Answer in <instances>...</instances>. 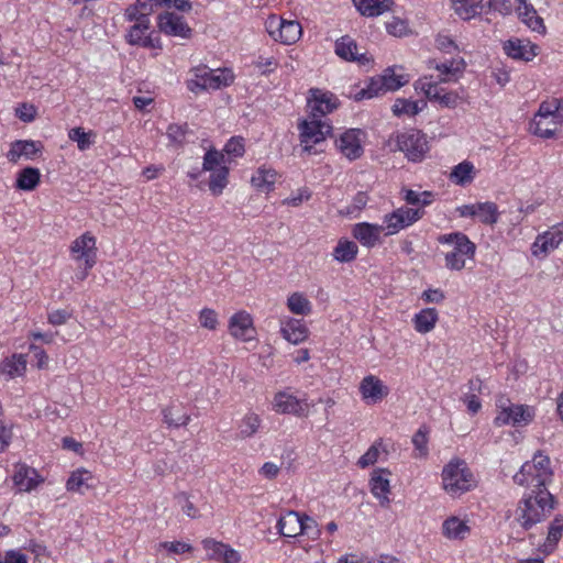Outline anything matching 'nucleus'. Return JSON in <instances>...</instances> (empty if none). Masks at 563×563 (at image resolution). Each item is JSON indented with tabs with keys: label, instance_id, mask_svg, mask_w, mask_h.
Segmentation results:
<instances>
[{
	"label": "nucleus",
	"instance_id": "f257e3e1",
	"mask_svg": "<svg viewBox=\"0 0 563 563\" xmlns=\"http://www.w3.org/2000/svg\"><path fill=\"white\" fill-rule=\"evenodd\" d=\"M554 509V497L547 488L530 490L518 501L515 521L528 531L545 520Z\"/></svg>",
	"mask_w": 563,
	"mask_h": 563
},
{
	"label": "nucleus",
	"instance_id": "f03ea898",
	"mask_svg": "<svg viewBox=\"0 0 563 563\" xmlns=\"http://www.w3.org/2000/svg\"><path fill=\"white\" fill-rule=\"evenodd\" d=\"M437 241L441 245H448L452 249L443 252L444 266L450 271H462L466 267L467 260H474L476 245L463 232H452L440 234Z\"/></svg>",
	"mask_w": 563,
	"mask_h": 563
},
{
	"label": "nucleus",
	"instance_id": "7ed1b4c3",
	"mask_svg": "<svg viewBox=\"0 0 563 563\" xmlns=\"http://www.w3.org/2000/svg\"><path fill=\"white\" fill-rule=\"evenodd\" d=\"M407 82L408 79L404 75H396L389 67L382 75L368 78L365 87L353 89L349 97L355 101L373 99L389 91H396Z\"/></svg>",
	"mask_w": 563,
	"mask_h": 563
},
{
	"label": "nucleus",
	"instance_id": "20e7f679",
	"mask_svg": "<svg viewBox=\"0 0 563 563\" xmlns=\"http://www.w3.org/2000/svg\"><path fill=\"white\" fill-rule=\"evenodd\" d=\"M442 485L451 496H460L474 486V477L465 461L461 459L451 460L442 470Z\"/></svg>",
	"mask_w": 563,
	"mask_h": 563
},
{
	"label": "nucleus",
	"instance_id": "39448f33",
	"mask_svg": "<svg viewBox=\"0 0 563 563\" xmlns=\"http://www.w3.org/2000/svg\"><path fill=\"white\" fill-rule=\"evenodd\" d=\"M297 128L302 150L308 154H316L317 151H313V146L324 142L332 133V125L328 121L311 114L306 119L299 120Z\"/></svg>",
	"mask_w": 563,
	"mask_h": 563
},
{
	"label": "nucleus",
	"instance_id": "423d86ee",
	"mask_svg": "<svg viewBox=\"0 0 563 563\" xmlns=\"http://www.w3.org/2000/svg\"><path fill=\"white\" fill-rule=\"evenodd\" d=\"M536 472L533 479H537V488H547V485L552 481L553 472L550 466V457L538 451L532 461L522 464L518 473L514 475V482L520 486L527 483L526 475Z\"/></svg>",
	"mask_w": 563,
	"mask_h": 563
},
{
	"label": "nucleus",
	"instance_id": "0eeeda50",
	"mask_svg": "<svg viewBox=\"0 0 563 563\" xmlns=\"http://www.w3.org/2000/svg\"><path fill=\"white\" fill-rule=\"evenodd\" d=\"M234 76L228 70L223 69L219 74L208 68H198L195 71V78L187 81V88L195 93L205 90H216L221 87H228L233 82Z\"/></svg>",
	"mask_w": 563,
	"mask_h": 563
},
{
	"label": "nucleus",
	"instance_id": "6e6552de",
	"mask_svg": "<svg viewBox=\"0 0 563 563\" xmlns=\"http://www.w3.org/2000/svg\"><path fill=\"white\" fill-rule=\"evenodd\" d=\"M397 146L410 162H421L429 151L426 134L411 129L397 136Z\"/></svg>",
	"mask_w": 563,
	"mask_h": 563
},
{
	"label": "nucleus",
	"instance_id": "1a4fd4ad",
	"mask_svg": "<svg viewBox=\"0 0 563 563\" xmlns=\"http://www.w3.org/2000/svg\"><path fill=\"white\" fill-rule=\"evenodd\" d=\"M422 216L423 211L420 209H412L408 207H400L393 212L385 214V235L389 236L398 233L400 230L406 229L417 222L422 218Z\"/></svg>",
	"mask_w": 563,
	"mask_h": 563
},
{
	"label": "nucleus",
	"instance_id": "9d476101",
	"mask_svg": "<svg viewBox=\"0 0 563 563\" xmlns=\"http://www.w3.org/2000/svg\"><path fill=\"white\" fill-rule=\"evenodd\" d=\"M364 135L361 129H349L335 140V146L349 161L358 159L364 154L362 145Z\"/></svg>",
	"mask_w": 563,
	"mask_h": 563
},
{
	"label": "nucleus",
	"instance_id": "9b49d317",
	"mask_svg": "<svg viewBox=\"0 0 563 563\" xmlns=\"http://www.w3.org/2000/svg\"><path fill=\"white\" fill-rule=\"evenodd\" d=\"M534 418V409L528 405L514 404L508 411L498 412L494 418L496 427L511 424L514 427L528 426Z\"/></svg>",
	"mask_w": 563,
	"mask_h": 563
},
{
	"label": "nucleus",
	"instance_id": "f8f14e48",
	"mask_svg": "<svg viewBox=\"0 0 563 563\" xmlns=\"http://www.w3.org/2000/svg\"><path fill=\"white\" fill-rule=\"evenodd\" d=\"M309 405L305 399H298L287 391H278L273 401V409L283 415H294L297 417L308 416Z\"/></svg>",
	"mask_w": 563,
	"mask_h": 563
},
{
	"label": "nucleus",
	"instance_id": "ddd939ff",
	"mask_svg": "<svg viewBox=\"0 0 563 563\" xmlns=\"http://www.w3.org/2000/svg\"><path fill=\"white\" fill-rule=\"evenodd\" d=\"M310 97L308 98V107L310 114L322 119L328 113H331L339 106L338 98L329 91L320 89H310Z\"/></svg>",
	"mask_w": 563,
	"mask_h": 563
},
{
	"label": "nucleus",
	"instance_id": "4468645a",
	"mask_svg": "<svg viewBox=\"0 0 563 563\" xmlns=\"http://www.w3.org/2000/svg\"><path fill=\"white\" fill-rule=\"evenodd\" d=\"M70 251L77 261H85L86 269L96 264V238L91 233L86 232L77 238L71 243Z\"/></svg>",
	"mask_w": 563,
	"mask_h": 563
},
{
	"label": "nucleus",
	"instance_id": "2eb2a0df",
	"mask_svg": "<svg viewBox=\"0 0 563 563\" xmlns=\"http://www.w3.org/2000/svg\"><path fill=\"white\" fill-rule=\"evenodd\" d=\"M505 54L516 60L530 62L539 54V46L528 40L510 38L504 42Z\"/></svg>",
	"mask_w": 563,
	"mask_h": 563
},
{
	"label": "nucleus",
	"instance_id": "dca6fc26",
	"mask_svg": "<svg viewBox=\"0 0 563 563\" xmlns=\"http://www.w3.org/2000/svg\"><path fill=\"white\" fill-rule=\"evenodd\" d=\"M148 29L150 19L145 15L141 16L140 23H134L125 35L126 42L131 45H137L145 48L161 47L158 38H153L151 35H145Z\"/></svg>",
	"mask_w": 563,
	"mask_h": 563
},
{
	"label": "nucleus",
	"instance_id": "f3484780",
	"mask_svg": "<svg viewBox=\"0 0 563 563\" xmlns=\"http://www.w3.org/2000/svg\"><path fill=\"white\" fill-rule=\"evenodd\" d=\"M159 30L170 36L188 38L191 35V29L183 16L173 12H165L158 15Z\"/></svg>",
	"mask_w": 563,
	"mask_h": 563
},
{
	"label": "nucleus",
	"instance_id": "a211bd4d",
	"mask_svg": "<svg viewBox=\"0 0 563 563\" xmlns=\"http://www.w3.org/2000/svg\"><path fill=\"white\" fill-rule=\"evenodd\" d=\"M360 393L367 404H377L389 394V388L376 376L367 375L360 383Z\"/></svg>",
	"mask_w": 563,
	"mask_h": 563
},
{
	"label": "nucleus",
	"instance_id": "6ab92c4d",
	"mask_svg": "<svg viewBox=\"0 0 563 563\" xmlns=\"http://www.w3.org/2000/svg\"><path fill=\"white\" fill-rule=\"evenodd\" d=\"M43 145L40 141L16 140L11 143L7 158L11 163H18L21 157L34 159L42 153Z\"/></svg>",
	"mask_w": 563,
	"mask_h": 563
},
{
	"label": "nucleus",
	"instance_id": "aec40b11",
	"mask_svg": "<svg viewBox=\"0 0 563 563\" xmlns=\"http://www.w3.org/2000/svg\"><path fill=\"white\" fill-rule=\"evenodd\" d=\"M229 331L238 340H252L255 333L252 317L245 311L234 313L229 321Z\"/></svg>",
	"mask_w": 563,
	"mask_h": 563
},
{
	"label": "nucleus",
	"instance_id": "412c9836",
	"mask_svg": "<svg viewBox=\"0 0 563 563\" xmlns=\"http://www.w3.org/2000/svg\"><path fill=\"white\" fill-rule=\"evenodd\" d=\"M563 242V224L551 228V230L539 235L533 243V254L539 252L548 254L555 250Z\"/></svg>",
	"mask_w": 563,
	"mask_h": 563
},
{
	"label": "nucleus",
	"instance_id": "4be33fe9",
	"mask_svg": "<svg viewBox=\"0 0 563 563\" xmlns=\"http://www.w3.org/2000/svg\"><path fill=\"white\" fill-rule=\"evenodd\" d=\"M41 482L42 478L40 477L35 468L30 467L25 464L16 465L13 475V483L14 486L19 489V492H31Z\"/></svg>",
	"mask_w": 563,
	"mask_h": 563
},
{
	"label": "nucleus",
	"instance_id": "5701e85b",
	"mask_svg": "<svg viewBox=\"0 0 563 563\" xmlns=\"http://www.w3.org/2000/svg\"><path fill=\"white\" fill-rule=\"evenodd\" d=\"M384 225L361 222L354 225L353 236L366 247H373L379 242Z\"/></svg>",
	"mask_w": 563,
	"mask_h": 563
},
{
	"label": "nucleus",
	"instance_id": "b1692460",
	"mask_svg": "<svg viewBox=\"0 0 563 563\" xmlns=\"http://www.w3.org/2000/svg\"><path fill=\"white\" fill-rule=\"evenodd\" d=\"M302 516L295 510H288L277 520L278 533L285 538H294L301 534Z\"/></svg>",
	"mask_w": 563,
	"mask_h": 563
},
{
	"label": "nucleus",
	"instance_id": "393cba45",
	"mask_svg": "<svg viewBox=\"0 0 563 563\" xmlns=\"http://www.w3.org/2000/svg\"><path fill=\"white\" fill-rule=\"evenodd\" d=\"M335 53L341 58L349 62H358L360 64L368 63L366 54L357 53V45L353 38L345 35L335 42Z\"/></svg>",
	"mask_w": 563,
	"mask_h": 563
},
{
	"label": "nucleus",
	"instance_id": "a878e982",
	"mask_svg": "<svg viewBox=\"0 0 563 563\" xmlns=\"http://www.w3.org/2000/svg\"><path fill=\"white\" fill-rule=\"evenodd\" d=\"M384 474L389 475L390 473L383 468L375 470L369 481L372 494L379 499L383 506L389 504L388 494L390 492L389 479Z\"/></svg>",
	"mask_w": 563,
	"mask_h": 563
},
{
	"label": "nucleus",
	"instance_id": "bb28decb",
	"mask_svg": "<svg viewBox=\"0 0 563 563\" xmlns=\"http://www.w3.org/2000/svg\"><path fill=\"white\" fill-rule=\"evenodd\" d=\"M455 13L463 20H471L484 13L487 0H451Z\"/></svg>",
	"mask_w": 563,
	"mask_h": 563
},
{
	"label": "nucleus",
	"instance_id": "cd10ccee",
	"mask_svg": "<svg viewBox=\"0 0 563 563\" xmlns=\"http://www.w3.org/2000/svg\"><path fill=\"white\" fill-rule=\"evenodd\" d=\"M466 67L463 58H452L443 63H437L434 68L440 73V81L448 82L455 80Z\"/></svg>",
	"mask_w": 563,
	"mask_h": 563
},
{
	"label": "nucleus",
	"instance_id": "c85d7f7f",
	"mask_svg": "<svg viewBox=\"0 0 563 563\" xmlns=\"http://www.w3.org/2000/svg\"><path fill=\"white\" fill-rule=\"evenodd\" d=\"M283 336L292 344H299L307 339L308 329L301 320L289 319L282 327Z\"/></svg>",
	"mask_w": 563,
	"mask_h": 563
},
{
	"label": "nucleus",
	"instance_id": "c756f323",
	"mask_svg": "<svg viewBox=\"0 0 563 563\" xmlns=\"http://www.w3.org/2000/svg\"><path fill=\"white\" fill-rule=\"evenodd\" d=\"M276 179L277 172L274 168L262 166L252 176L251 183L255 188L268 192L273 190Z\"/></svg>",
	"mask_w": 563,
	"mask_h": 563
},
{
	"label": "nucleus",
	"instance_id": "7c9ffc66",
	"mask_svg": "<svg viewBox=\"0 0 563 563\" xmlns=\"http://www.w3.org/2000/svg\"><path fill=\"white\" fill-rule=\"evenodd\" d=\"M92 479V475L89 471L80 468L74 471L66 483L68 492H76L84 494L90 489L93 485L89 483Z\"/></svg>",
	"mask_w": 563,
	"mask_h": 563
},
{
	"label": "nucleus",
	"instance_id": "2f4dec72",
	"mask_svg": "<svg viewBox=\"0 0 563 563\" xmlns=\"http://www.w3.org/2000/svg\"><path fill=\"white\" fill-rule=\"evenodd\" d=\"M439 314L435 308H426L418 312L413 318V325L419 333L432 331L438 322Z\"/></svg>",
	"mask_w": 563,
	"mask_h": 563
},
{
	"label": "nucleus",
	"instance_id": "473e14b6",
	"mask_svg": "<svg viewBox=\"0 0 563 563\" xmlns=\"http://www.w3.org/2000/svg\"><path fill=\"white\" fill-rule=\"evenodd\" d=\"M355 7L362 15L378 16L388 11L391 4L390 0H353Z\"/></svg>",
	"mask_w": 563,
	"mask_h": 563
},
{
	"label": "nucleus",
	"instance_id": "72a5a7b5",
	"mask_svg": "<svg viewBox=\"0 0 563 563\" xmlns=\"http://www.w3.org/2000/svg\"><path fill=\"white\" fill-rule=\"evenodd\" d=\"M40 181V169L29 166L19 172L15 180V187L20 190L32 191L38 186Z\"/></svg>",
	"mask_w": 563,
	"mask_h": 563
},
{
	"label": "nucleus",
	"instance_id": "f704fd0d",
	"mask_svg": "<svg viewBox=\"0 0 563 563\" xmlns=\"http://www.w3.org/2000/svg\"><path fill=\"white\" fill-rule=\"evenodd\" d=\"M280 26L278 42L283 44L291 45L296 43L302 34V29L298 21L283 19Z\"/></svg>",
	"mask_w": 563,
	"mask_h": 563
},
{
	"label": "nucleus",
	"instance_id": "c9c22d12",
	"mask_svg": "<svg viewBox=\"0 0 563 563\" xmlns=\"http://www.w3.org/2000/svg\"><path fill=\"white\" fill-rule=\"evenodd\" d=\"M443 534L449 539L462 540L466 537L470 528L457 517H450L442 525Z\"/></svg>",
	"mask_w": 563,
	"mask_h": 563
},
{
	"label": "nucleus",
	"instance_id": "e433bc0d",
	"mask_svg": "<svg viewBox=\"0 0 563 563\" xmlns=\"http://www.w3.org/2000/svg\"><path fill=\"white\" fill-rule=\"evenodd\" d=\"M450 179L459 186L471 184L474 179V165L468 161L457 164L452 169Z\"/></svg>",
	"mask_w": 563,
	"mask_h": 563
},
{
	"label": "nucleus",
	"instance_id": "4c0bfd02",
	"mask_svg": "<svg viewBox=\"0 0 563 563\" xmlns=\"http://www.w3.org/2000/svg\"><path fill=\"white\" fill-rule=\"evenodd\" d=\"M357 251L353 241L340 240L333 250V257L340 263H350L356 258Z\"/></svg>",
	"mask_w": 563,
	"mask_h": 563
},
{
	"label": "nucleus",
	"instance_id": "58836bf2",
	"mask_svg": "<svg viewBox=\"0 0 563 563\" xmlns=\"http://www.w3.org/2000/svg\"><path fill=\"white\" fill-rule=\"evenodd\" d=\"M416 90L422 91L430 101H440L444 89L439 87L438 82L432 80V77H423L415 82Z\"/></svg>",
	"mask_w": 563,
	"mask_h": 563
},
{
	"label": "nucleus",
	"instance_id": "ea45409f",
	"mask_svg": "<svg viewBox=\"0 0 563 563\" xmlns=\"http://www.w3.org/2000/svg\"><path fill=\"white\" fill-rule=\"evenodd\" d=\"M429 429L426 426H421L416 433L412 435L411 442L415 446L413 457L426 459L429 455Z\"/></svg>",
	"mask_w": 563,
	"mask_h": 563
},
{
	"label": "nucleus",
	"instance_id": "a19ab883",
	"mask_svg": "<svg viewBox=\"0 0 563 563\" xmlns=\"http://www.w3.org/2000/svg\"><path fill=\"white\" fill-rule=\"evenodd\" d=\"M559 123L561 122L555 120L547 123L542 119H533L530 130L537 136L552 139L556 134Z\"/></svg>",
	"mask_w": 563,
	"mask_h": 563
},
{
	"label": "nucleus",
	"instance_id": "79ce46f5",
	"mask_svg": "<svg viewBox=\"0 0 563 563\" xmlns=\"http://www.w3.org/2000/svg\"><path fill=\"white\" fill-rule=\"evenodd\" d=\"M477 209L478 212L476 217L482 223L487 225H494L495 223L498 222L499 211L495 202H479V208Z\"/></svg>",
	"mask_w": 563,
	"mask_h": 563
},
{
	"label": "nucleus",
	"instance_id": "37998d69",
	"mask_svg": "<svg viewBox=\"0 0 563 563\" xmlns=\"http://www.w3.org/2000/svg\"><path fill=\"white\" fill-rule=\"evenodd\" d=\"M261 427V418L258 415L254 412H250L245 415V417L242 419L240 423V432L239 437L242 439L250 438L254 435Z\"/></svg>",
	"mask_w": 563,
	"mask_h": 563
},
{
	"label": "nucleus",
	"instance_id": "c03bdc74",
	"mask_svg": "<svg viewBox=\"0 0 563 563\" xmlns=\"http://www.w3.org/2000/svg\"><path fill=\"white\" fill-rule=\"evenodd\" d=\"M422 110V107H419L417 101H411L404 98L396 99L391 111L394 115L401 117V115H409L413 117L418 114Z\"/></svg>",
	"mask_w": 563,
	"mask_h": 563
},
{
	"label": "nucleus",
	"instance_id": "a18cd8bd",
	"mask_svg": "<svg viewBox=\"0 0 563 563\" xmlns=\"http://www.w3.org/2000/svg\"><path fill=\"white\" fill-rule=\"evenodd\" d=\"M545 120L552 118V120L560 121V102L559 98H553L540 103L538 112L534 119Z\"/></svg>",
	"mask_w": 563,
	"mask_h": 563
},
{
	"label": "nucleus",
	"instance_id": "49530a36",
	"mask_svg": "<svg viewBox=\"0 0 563 563\" xmlns=\"http://www.w3.org/2000/svg\"><path fill=\"white\" fill-rule=\"evenodd\" d=\"M229 168L220 166L212 172L209 181V189L213 195H220L228 185Z\"/></svg>",
	"mask_w": 563,
	"mask_h": 563
},
{
	"label": "nucleus",
	"instance_id": "de8ad7c7",
	"mask_svg": "<svg viewBox=\"0 0 563 563\" xmlns=\"http://www.w3.org/2000/svg\"><path fill=\"white\" fill-rule=\"evenodd\" d=\"M26 369V360L24 355H13L11 360H7L2 365V373L9 377L22 375Z\"/></svg>",
	"mask_w": 563,
	"mask_h": 563
},
{
	"label": "nucleus",
	"instance_id": "09e8293b",
	"mask_svg": "<svg viewBox=\"0 0 563 563\" xmlns=\"http://www.w3.org/2000/svg\"><path fill=\"white\" fill-rule=\"evenodd\" d=\"M287 306L292 313L309 314L311 312L310 301L301 294L294 292L288 297Z\"/></svg>",
	"mask_w": 563,
	"mask_h": 563
},
{
	"label": "nucleus",
	"instance_id": "8fccbe9b",
	"mask_svg": "<svg viewBox=\"0 0 563 563\" xmlns=\"http://www.w3.org/2000/svg\"><path fill=\"white\" fill-rule=\"evenodd\" d=\"M164 422L168 427L179 428L187 426L190 421V416L187 413H178L175 411V407L170 406L162 410Z\"/></svg>",
	"mask_w": 563,
	"mask_h": 563
},
{
	"label": "nucleus",
	"instance_id": "3c124183",
	"mask_svg": "<svg viewBox=\"0 0 563 563\" xmlns=\"http://www.w3.org/2000/svg\"><path fill=\"white\" fill-rule=\"evenodd\" d=\"M93 135H95L93 132H91V131L86 132L80 126L71 129L68 133V137L71 141L77 143V146L80 151H86L91 146V144H92L91 136H93Z\"/></svg>",
	"mask_w": 563,
	"mask_h": 563
},
{
	"label": "nucleus",
	"instance_id": "603ef678",
	"mask_svg": "<svg viewBox=\"0 0 563 563\" xmlns=\"http://www.w3.org/2000/svg\"><path fill=\"white\" fill-rule=\"evenodd\" d=\"M220 166H225L224 155L217 150H209L203 156L202 172H213Z\"/></svg>",
	"mask_w": 563,
	"mask_h": 563
},
{
	"label": "nucleus",
	"instance_id": "864d4df0",
	"mask_svg": "<svg viewBox=\"0 0 563 563\" xmlns=\"http://www.w3.org/2000/svg\"><path fill=\"white\" fill-rule=\"evenodd\" d=\"M367 202V194L364 191H358L353 197L351 203L346 206L345 210H342V213L351 217H357V214L366 207Z\"/></svg>",
	"mask_w": 563,
	"mask_h": 563
},
{
	"label": "nucleus",
	"instance_id": "5fc2aeb1",
	"mask_svg": "<svg viewBox=\"0 0 563 563\" xmlns=\"http://www.w3.org/2000/svg\"><path fill=\"white\" fill-rule=\"evenodd\" d=\"M563 532V517L556 516L550 523L548 529V542L553 547L561 539Z\"/></svg>",
	"mask_w": 563,
	"mask_h": 563
},
{
	"label": "nucleus",
	"instance_id": "6e6d98bb",
	"mask_svg": "<svg viewBox=\"0 0 563 563\" xmlns=\"http://www.w3.org/2000/svg\"><path fill=\"white\" fill-rule=\"evenodd\" d=\"M203 549L208 552V556L211 560H221L223 556V551L225 550L227 544L222 542H218L213 539H205L202 541Z\"/></svg>",
	"mask_w": 563,
	"mask_h": 563
},
{
	"label": "nucleus",
	"instance_id": "4d7b16f0",
	"mask_svg": "<svg viewBox=\"0 0 563 563\" xmlns=\"http://www.w3.org/2000/svg\"><path fill=\"white\" fill-rule=\"evenodd\" d=\"M301 534L308 536L311 540H317L321 536L317 521L307 515L302 516Z\"/></svg>",
	"mask_w": 563,
	"mask_h": 563
},
{
	"label": "nucleus",
	"instance_id": "13d9d810",
	"mask_svg": "<svg viewBox=\"0 0 563 563\" xmlns=\"http://www.w3.org/2000/svg\"><path fill=\"white\" fill-rule=\"evenodd\" d=\"M224 152L228 155H232L234 157L243 156V154L245 152L244 139L241 136L231 137L224 145Z\"/></svg>",
	"mask_w": 563,
	"mask_h": 563
},
{
	"label": "nucleus",
	"instance_id": "bf43d9fd",
	"mask_svg": "<svg viewBox=\"0 0 563 563\" xmlns=\"http://www.w3.org/2000/svg\"><path fill=\"white\" fill-rule=\"evenodd\" d=\"M379 444L380 443H374L371 445L369 449L358 459L357 465L364 468L376 463L379 456Z\"/></svg>",
	"mask_w": 563,
	"mask_h": 563
},
{
	"label": "nucleus",
	"instance_id": "052dcab7",
	"mask_svg": "<svg viewBox=\"0 0 563 563\" xmlns=\"http://www.w3.org/2000/svg\"><path fill=\"white\" fill-rule=\"evenodd\" d=\"M199 321L201 327L214 330L218 325V314L213 309L205 308L200 311Z\"/></svg>",
	"mask_w": 563,
	"mask_h": 563
},
{
	"label": "nucleus",
	"instance_id": "680f3d73",
	"mask_svg": "<svg viewBox=\"0 0 563 563\" xmlns=\"http://www.w3.org/2000/svg\"><path fill=\"white\" fill-rule=\"evenodd\" d=\"M158 549H165L173 554H183L186 552H190L192 550V547L189 543L183 541H165L158 544Z\"/></svg>",
	"mask_w": 563,
	"mask_h": 563
},
{
	"label": "nucleus",
	"instance_id": "e2e57ef3",
	"mask_svg": "<svg viewBox=\"0 0 563 563\" xmlns=\"http://www.w3.org/2000/svg\"><path fill=\"white\" fill-rule=\"evenodd\" d=\"M387 32L394 36H404L408 34V24L401 19L394 18L386 24Z\"/></svg>",
	"mask_w": 563,
	"mask_h": 563
},
{
	"label": "nucleus",
	"instance_id": "0e129e2a",
	"mask_svg": "<svg viewBox=\"0 0 563 563\" xmlns=\"http://www.w3.org/2000/svg\"><path fill=\"white\" fill-rule=\"evenodd\" d=\"M283 23V19L273 14V15H269L268 19L266 20L265 22V27H266V31L268 32L269 36L274 40V41H278L279 38V30L282 26Z\"/></svg>",
	"mask_w": 563,
	"mask_h": 563
},
{
	"label": "nucleus",
	"instance_id": "69168bd1",
	"mask_svg": "<svg viewBox=\"0 0 563 563\" xmlns=\"http://www.w3.org/2000/svg\"><path fill=\"white\" fill-rule=\"evenodd\" d=\"M70 318L71 313L66 309H58L48 313V322L53 325L65 324Z\"/></svg>",
	"mask_w": 563,
	"mask_h": 563
},
{
	"label": "nucleus",
	"instance_id": "338daca9",
	"mask_svg": "<svg viewBox=\"0 0 563 563\" xmlns=\"http://www.w3.org/2000/svg\"><path fill=\"white\" fill-rule=\"evenodd\" d=\"M311 197V192L308 188H301L298 190L296 195H291L290 197L286 198L284 200L285 205L298 207L300 206L305 200H309Z\"/></svg>",
	"mask_w": 563,
	"mask_h": 563
},
{
	"label": "nucleus",
	"instance_id": "774afa93",
	"mask_svg": "<svg viewBox=\"0 0 563 563\" xmlns=\"http://www.w3.org/2000/svg\"><path fill=\"white\" fill-rule=\"evenodd\" d=\"M461 399L471 415H476L482 409V402L476 394L465 393Z\"/></svg>",
	"mask_w": 563,
	"mask_h": 563
}]
</instances>
